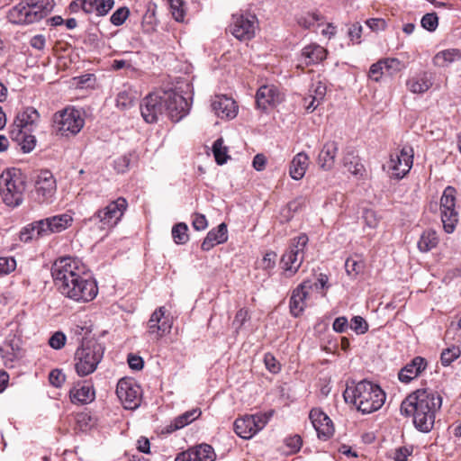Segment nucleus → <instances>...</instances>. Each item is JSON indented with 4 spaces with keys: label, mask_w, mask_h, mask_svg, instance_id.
Returning <instances> with one entry per match:
<instances>
[{
    "label": "nucleus",
    "mask_w": 461,
    "mask_h": 461,
    "mask_svg": "<svg viewBox=\"0 0 461 461\" xmlns=\"http://www.w3.org/2000/svg\"><path fill=\"white\" fill-rule=\"evenodd\" d=\"M442 398L435 391L424 388L409 394L401 403L402 415L412 416L415 428L423 433L434 426L436 412L441 408Z\"/></svg>",
    "instance_id": "f257e3e1"
},
{
    "label": "nucleus",
    "mask_w": 461,
    "mask_h": 461,
    "mask_svg": "<svg viewBox=\"0 0 461 461\" xmlns=\"http://www.w3.org/2000/svg\"><path fill=\"white\" fill-rule=\"evenodd\" d=\"M343 396L346 402L350 401L364 414L379 410L385 401V393L381 387L366 380L360 381L353 388L347 387Z\"/></svg>",
    "instance_id": "f03ea898"
},
{
    "label": "nucleus",
    "mask_w": 461,
    "mask_h": 461,
    "mask_svg": "<svg viewBox=\"0 0 461 461\" xmlns=\"http://www.w3.org/2000/svg\"><path fill=\"white\" fill-rule=\"evenodd\" d=\"M104 347L95 339H83L75 353V368L79 376L94 373L103 359Z\"/></svg>",
    "instance_id": "7ed1b4c3"
},
{
    "label": "nucleus",
    "mask_w": 461,
    "mask_h": 461,
    "mask_svg": "<svg viewBox=\"0 0 461 461\" xmlns=\"http://www.w3.org/2000/svg\"><path fill=\"white\" fill-rule=\"evenodd\" d=\"M25 181L20 173L6 171L0 176V194L4 203L15 208L23 202Z\"/></svg>",
    "instance_id": "20e7f679"
},
{
    "label": "nucleus",
    "mask_w": 461,
    "mask_h": 461,
    "mask_svg": "<svg viewBox=\"0 0 461 461\" xmlns=\"http://www.w3.org/2000/svg\"><path fill=\"white\" fill-rule=\"evenodd\" d=\"M59 291L76 302H90L97 295L98 287L94 279L81 273L72 282L66 283Z\"/></svg>",
    "instance_id": "39448f33"
},
{
    "label": "nucleus",
    "mask_w": 461,
    "mask_h": 461,
    "mask_svg": "<svg viewBox=\"0 0 461 461\" xmlns=\"http://www.w3.org/2000/svg\"><path fill=\"white\" fill-rule=\"evenodd\" d=\"M128 207V202L124 197H118L111 201L105 207L97 210L87 221L99 223L102 230L114 228L122 220Z\"/></svg>",
    "instance_id": "423d86ee"
},
{
    "label": "nucleus",
    "mask_w": 461,
    "mask_h": 461,
    "mask_svg": "<svg viewBox=\"0 0 461 461\" xmlns=\"http://www.w3.org/2000/svg\"><path fill=\"white\" fill-rule=\"evenodd\" d=\"M309 239L306 234H301L291 240V243L281 258L282 268L292 276L297 273L304 259V249Z\"/></svg>",
    "instance_id": "0eeeda50"
},
{
    "label": "nucleus",
    "mask_w": 461,
    "mask_h": 461,
    "mask_svg": "<svg viewBox=\"0 0 461 461\" xmlns=\"http://www.w3.org/2000/svg\"><path fill=\"white\" fill-rule=\"evenodd\" d=\"M85 120L78 110L65 108L53 116V127L56 133L60 136H75L84 127Z\"/></svg>",
    "instance_id": "6e6552de"
},
{
    "label": "nucleus",
    "mask_w": 461,
    "mask_h": 461,
    "mask_svg": "<svg viewBox=\"0 0 461 461\" xmlns=\"http://www.w3.org/2000/svg\"><path fill=\"white\" fill-rule=\"evenodd\" d=\"M258 21L255 14H232L229 32L239 41H249L255 37Z\"/></svg>",
    "instance_id": "1a4fd4ad"
},
{
    "label": "nucleus",
    "mask_w": 461,
    "mask_h": 461,
    "mask_svg": "<svg viewBox=\"0 0 461 461\" xmlns=\"http://www.w3.org/2000/svg\"><path fill=\"white\" fill-rule=\"evenodd\" d=\"M81 273L78 261L69 257L57 259L51 267V276L59 290Z\"/></svg>",
    "instance_id": "9d476101"
},
{
    "label": "nucleus",
    "mask_w": 461,
    "mask_h": 461,
    "mask_svg": "<svg viewBox=\"0 0 461 461\" xmlns=\"http://www.w3.org/2000/svg\"><path fill=\"white\" fill-rule=\"evenodd\" d=\"M166 114L174 122L181 121L189 113L191 104L176 90L164 91Z\"/></svg>",
    "instance_id": "9b49d317"
},
{
    "label": "nucleus",
    "mask_w": 461,
    "mask_h": 461,
    "mask_svg": "<svg viewBox=\"0 0 461 461\" xmlns=\"http://www.w3.org/2000/svg\"><path fill=\"white\" fill-rule=\"evenodd\" d=\"M268 419L269 417L266 413L245 415L235 420L234 431L241 438H251L266 426Z\"/></svg>",
    "instance_id": "f8f14e48"
},
{
    "label": "nucleus",
    "mask_w": 461,
    "mask_h": 461,
    "mask_svg": "<svg viewBox=\"0 0 461 461\" xmlns=\"http://www.w3.org/2000/svg\"><path fill=\"white\" fill-rule=\"evenodd\" d=\"M116 394L125 409L134 410L140 404V387L131 378L119 380Z\"/></svg>",
    "instance_id": "ddd939ff"
},
{
    "label": "nucleus",
    "mask_w": 461,
    "mask_h": 461,
    "mask_svg": "<svg viewBox=\"0 0 461 461\" xmlns=\"http://www.w3.org/2000/svg\"><path fill=\"white\" fill-rule=\"evenodd\" d=\"M140 113L148 123L158 122L160 116L166 114L164 93L148 95L140 103Z\"/></svg>",
    "instance_id": "4468645a"
},
{
    "label": "nucleus",
    "mask_w": 461,
    "mask_h": 461,
    "mask_svg": "<svg viewBox=\"0 0 461 461\" xmlns=\"http://www.w3.org/2000/svg\"><path fill=\"white\" fill-rule=\"evenodd\" d=\"M72 217L68 214H60L37 221L32 224V231L37 237H42L66 230L71 223Z\"/></svg>",
    "instance_id": "2eb2a0df"
},
{
    "label": "nucleus",
    "mask_w": 461,
    "mask_h": 461,
    "mask_svg": "<svg viewBox=\"0 0 461 461\" xmlns=\"http://www.w3.org/2000/svg\"><path fill=\"white\" fill-rule=\"evenodd\" d=\"M413 163V150L411 147H403L400 153L391 155L388 169L391 177L401 179L411 168Z\"/></svg>",
    "instance_id": "dca6fc26"
},
{
    "label": "nucleus",
    "mask_w": 461,
    "mask_h": 461,
    "mask_svg": "<svg viewBox=\"0 0 461 461\" xmlns=\"http://www.w3.org/2000/svg\"><path fill=\"white\" fill-rule=\"evenodd\" d=\"M34 187L35 201L39 203H48L56 193V179L50 171L43 170L37 176Z\"/></svg>",
    "instance_id": "f3484780"
},
{
    "label": "nucleus",
    "mask_w": 461,
    "mask_h": 461,
    "mask_svg": "<svg viewBox=\"0 0 461 461\" xmlns=\"http://www.w3.org/2000/svg\"><path fill=\"white\" fill-rule=\"evenodd\" d=\"M312 289V282L311 280H304L292 291L289 300V311L293 317L298 318L303 314L307 307L306 301Z\"/></svg>",
    "instance_id": "a211bd4d"
},
{
    "label": "nucleus",
    "mask_w": 461,
    "mask_h": 461,
    "mask_svg": "<svg viewBox=\"0 0 461 461\" xmlns=\"http://www.w3.org/2000/svg\"><path fill=\"white\" fill-rule=\"evenodd\" d=\"M148 332L158 339L169 333L172 328V320L169 315H166V308L160 306L151 314L148 324Z\"/></svg>",
    "instance_id": "6ab92c4d"
},
{
    "label": "nucleus",
    "mask_w": 461,
    "mask_h": 461,
    "mask_svg": "<svg viewBox=\"0 0 461 461\" xmlns=\"http://www.w3.org/2000/svg\"><path fill=\"white\" fill-rule=\"evenodd\" d=\"M114 0H74L69 5L72 13L82 10L86 14L104 16L113 7Z\"/></svg>",
    "instance_id": "aec40b11"
},
{
    "label": "nucleus",
    "mask_w": 461,
    "mask_h": 461,
    "mask_svg": "<svg viewBox=\"0 0 461 461\" xmlns=\"http://www.w3.org/2000/svg\"><path fill=\"white\" fill-rule=\"evenodd\" d=\"M309 418L320 439L328 440L333 436V422L330 417L321 409H312L309 414Z\"/></svg>",
    "instance_id": "412c9836"
},
{
    "label": "nucleus",
    "mask_w": 461,
    "mask_h": 461,
    "mask_svg": "<svg viewBox=\"0 0 461 461\" xmlns=\"http://www.w3.org/2000/svg\"><path fill=\"white\" fill-rule=\"evenodd\" d=\"M282 101V96L276 86L265 85L258 88L256 94V104L258 108L267 110L270 106H276Z\"/></svg>",
    "instance_id": "4be33fe9"
},
{
    "label": "nucleus",
    "mask_w": 461,
    "mask_h": 461,
    "mask_svg": "<svg viewBox=\"0 0 461 461\" xmlns=\"http://www.w3.org/2000/svg\"><path fill=\"white\" fill-rule=\"evenodd\" d=\"M426 367L427 360L422 357H415L399 371L398 378L401 382L408 384L418 377Z\"/></svg>",
    "instance_id": "5701e85b"
},
{
    "label": "nucleus",
    "mask_w": 461,
    "mask_h": 461,
    "mask_svg": "<svg viewBox=\"0 0 461 461\" xmlns=\"http://www.w3.org/2000/svg\"><path fill=\"white\" fill-rule=\"evenodd\" d=\"M212 108L218 117L232 119L237 115V105L232 98L217 95L212 103Z\"/></svg>",
    "instance_id": "b1692460"
},
{
    "label": "nucleus",
    "mask_w": 461,
    "mask_h": 461,
    "mask_svg": "<svg viewBox=\"0 0 461 461\" xmlns=\"http://www.w3.org/2000/svg\"><path fill=\"white\" fill-rule=\"evenodd\" d=\"M228 240L227 225L222 222L217 228L211 230L204 238L201 249L209 251L218 244H222Z\"/></svg>",
    "instance_id": "393cba45"
},
{
    "label": "nucleus",
    "mask_w": 461,
    "mask_h": 461,
    "mask_svg": "<svg viewBox=\"0 0 461 461\" xmlns=\"http://www.w3.org/2000/svg\"><path fill=\"white\" fill-rule=\"evenodd\" d=\"M338 152V143L334 140L327 141L318 156V164L324 170H330L335 164Z\"/></svg>",
    "instance_id": "a878e982"
},
{
    "label": "nucleus",
    "mask_w": 461,
    "mask_h": 461,
    "mask_svg": "<svg viewBox=\"0 0 461 461\" xmlns=\"http://www.w3.org/2000/svg\"><path fill=\"white\" fill-rule=\"evenodd\" d=\"M28 10L34 14L32 20L34 23L46 17L54 6L53 0H25Z\"/></svg>",
    "instance_id": "bb28decb"
},
{
    "label": "nucleus",
    "mask_w": 461,
    "mask_h": 461,
    "mask_svg": "<svg viewBox=\"0 0 461 461\" xmlns=\"http://www.w3.org/2000/svg\"><path fill=\"white\" fill-rule=\"evenodd\" d=\"M34 14H32L27 8L25 0H22L19 4L14 6L8 12V20L10 23L14 24H30L33 23L32 17Z\"/></svg>",
    "instance_id": "cd10ccee"
},
{
    "label": "nucleus",
    "mask_w": 461,
    "mask_h": 461,
    "mask_svg": "<svg viewBox=\"0 0 461 461\" xmlns=\"http://www.w3.org/2000/svg\"><path fill=\"white\" fill-rule=\"evenodd\" d=\"M39 117V113L35 108L26 107L17 114L12 129L31 131L32 126L38 121Z\"/></svg>",
    "instance_id": "c85d7f7f"
},
{
    "label": "nucleus",
    "mask_w": 461,
    "mask_h": 461,
    "mask_svg": "<svg viewBox=\"0 0 461 461\" xmlns=\"http://www.w3.org/2000/svg\"><path fill=\"white\" fill-rule=\"evenodd\" d=\"M28 131L27 130L11 129L9 132L12 140L21 146V149L24 153L31 152L36 145V138L29 134Z\"/></svg>",
    "instance_id": "c756f323"
},
{
    "label": "nucleus",
    "mask_w": 461,
    "mask_h": 461,
    "mask_svg": "<svg viewBox=\"0 0 461 461\" xmlns=\"http://www.w3.org/2000/svg\"><path fill=\"white\" fill-rule=\"evenodd\" d=\"M432 77L429 72L420 73L407 81L409 90L414 94H423L432 86Z\"/></svg>",
    "instance_id": "7c9ffc66"
},
{
    "label": "nucleus",
    "mask_w": 461,
    "mask_h": 461,
    "mask_svg": "<svg viewBox=\"0 0 461 461\" xmlns=\"http://www.w3.org/2000/svg\"><path fill=\"white\" fill-rule=\"evenodd\" d=\"M309 158L306 153L300 152L295 155L291 162L290 176L294 180L302 179L308 167Z\"/></svg>",
    "instance_id": "2f4dec72"
},
{
    "label": "nucleus",
    "mask_w": 461,
    "mask_h": 461,
    "mask_svg": "<svg viewBox=\"0 0 461 461\" xmlns=\"http://www.w3.org/2000/svg\"><path fill=\"white\" fill-rule=\"evenodd\" d=\"M327 55V50L317 44H311L302 50V57L306 65L316 64L322 61Z\"/></svg>",
    "instance_id": "473e14b6"
},
{
    "label": "nucleus",
    "mask_w": 461,
    "mask_h": 461,
    "mask_svg": "<svg viewBox=\"0 0 461 461\" xmlns=\"http://www.w3.org/2000/svg\"><path fill=\"white\" fill-rule=\"evenodd\" d=\"M201 413L202 412L199 409H193L191 411H185V413L176 417L175 420L167 427V432H173L184 428L185 426L198 419Z\"/></svg>",
    "instance_id": "72a5a7b5"
},
{
    "label": "nucleus",
    "mask_w": 461,
    "mask_h": 461,
    "mask_svg": "<svg viewBox=\"0 0 461 461\" xmlns=\"http://www.w3.org/2000/svg\"><path fill=\"white\" fill-rule=\"evenodd\" d=\"M438 243V238L437 232L429 229L422 232L417 246L420 252H428L434 249Z\"/></svg>",
    "instance_id": "f704fd0d"
},
{
    "label": "nucleus",
    "mask_w": 461,
    "mask_h": 461,
    "mask_svg": "<svg viewBox=\"0 0 461 461\" xmlns=\"http://www.w3.org/2000/svg\"><path fill=\"white\" fill-rule=\"evenodd\" d=\"M70 397L72 402L80 403H87L94 400L95 392L89 385H82L80 388H73L70 390Z\"/></svg>",
    "instance_id": "c9c22d12"
},
{
    "label": "nucleus",
    "mask_w": 461,
    "mask_h": 461,
    "mask_svg": "<svg viewBox=\"0 0 461 461\" xmlns=\"http://www.w3.org/2000/svg\"><path fill=\"white\" fill-rule=\"evenodd\" d=\"M456 189L453 186H447L440 198V211L446 212L456 209Z\"/></svg>",
    "instance_id": "e433bc0d"
},
{
    "label": "nucleus",
    "mask_w": 461,
    "mask_h": 461,
    "mask_svg": "<svg viewBox=\"0 0 461 461\" xmlns=\"http://www.w3.org/2000/svg\"><path fill=\"white\" fill-rule=\"evenodd\" d=\"M441 221L443 228L446 232L452 233L458 221V213L456 209H450L449 211L441 212Z\"/></svg>",
    "instance_id": "4c0bfd02"
},
{
    "label": "nucleus",
    "mask_w": 461,
    "mask_h": 461,
    "mask_svg": "<svg viewBox=\"0 0 461 461\" xmlns=\"http://www.w3.org/2000/svg\"><path fill=\"white\" fill-rule=\"evenodd\" d=\"M188 227L185 222H178L172 228V238L176 244H185L189 240Z\"/></svg>",
    "instance_id": "58836bf2"
},
{
    "label": "nucleus",
    "mask_w": 461,
    "mask_h": 461,
    "mask_svg": "<svg viewBox=\"0 0 461 461\" xmlns=\"http://www.w3.org/2000/svg\"><path fill=\"white\" fill-rule=\"evenodd\" d=\"M156 5L149 4L146 13L142 17V26L147 32L154 31L157 25Z\"/></svg>",
    "instance_id": "ea45409f"
},
{
    "label": "nucleus",
    "mask_w": 461,
    "mask_h": 461,
    "mask_svg": "<svg viewBox=\"0 0 461 461\" xmlns=\"http://www.w3.org/2000/svg\"><path fill=\"white\" fill-rule=\"evenodd\" d=\"M212 152L218 165L226 163L227 159L230 158L227 155L228 148L223 146L222 138H219L214 141L212 145Z\"/></svg>",
    "instance_id": "a19ab883"
},
{
    "label": "nucleus",
    "mask_w": 461,
    "mask_h": 461,
    "mask_svg": "<svg viewBox=\"0 0 461 461\" xmlns=\"http://www.w3.org/2000/svg\"><path fill=\"white\" fill-rule=\"evenodd\" d=\"M197 461H214L215 453L208 444H202L193 448Z\"/></svg>",
    "instance_id": "79ce46f5"
},
{
    "label": "nucleus",
    "mask_w": 461,
    "mask_h": 461,
    "mask_svg": "<svg viewBox=\"0 0 461 461\" xmlns=\"http://www.w3.org/2000/svg\"><path fill=\"white\" fill-rule=\"evenodd\" d=\"M461 355V350L456 346L445 348L441 352L440 361L444 366H449L454 360L457 359Z\"/></svg>",
    "instance_id": "37998d69"
},
{
    "label": "nucleus",
    "mask_w": 461,
    "mask_h": 461,
    "mask_svg": "<svg viewBox=\"0 0 461 461\" xmlns=\"http://www.w3.org/2000/svg\"><path fill=\"white\" fill-rule=\"evenodd\" d=\"M365 263L363 260L349 258L345 262V269L349 276H357L364 270Z\"/></svg>",
    "instance_id": "c03bdc74"
},
{
    "label": "nucleus",
    "mask_w": 461,
    "mask_h": 461,
    "mask_svg": "<svg viewBox=\"0 0 461 461\" xmlns=\"http://www.w3.org/2000/svg\"><path fill=\"white\" fill-rule=\"evenodd\" d=\"M129 14L130 10L128 7H120L111 15L110 22L115 26H120L125 22Z\"/></svg>",
    "instance_id": "a18cd8bd"
},
{
    "label": "nucleus",
    "mask_w": 461,
    "mask_h": 461,
    "mask_svg": "<svg viewBox=\"0 0 461 461\" xmlns=\"http://www.w3.org/2000/svg\"><path fill=\"white\" fill-rule=\"evenodd\" d=\"M172 15L176 22H183L185 18V10L183 8V0H168Z\"/></svg>",
    "instance_id": "49530a36"
},
{
    "label": "nucleus",
    "mask_w": 461,
    "mask_h": 461,
    "mask_svg": "<svg viewBox=\"0 0 461 461\" xmlns=\"http://www.w3.org/2000/svg\"><path fill=\"white\" fill-rule=\"evenodd\" d=\"M362 219L365 224L371 229L376 228L379 223V218L372 209L365 208L362 212Z\"/></svg>",
    "instance_id": "de8ad7c7"
},
{
    "label": "nucleus",
    "mask_w": 461,
    "mask_h": 461,
    "mask_svg": "<svg viewBox=\"0 0 461 461\" xmlns=\"http://www.w3.org/2000/svg\"><path fill=\"white\" fill-rule=\"evenodd\" d=\"M350 328L357 334H364L368 330V324L361 316H355L350 322Z\"/></svg>",
    "instance_id": "09e8293b"
},
{
    "label": "nucleus",
    "mask_w": 461,
    "mask_h": 461,
    "mask_svg": "<svg viewBox=\"0 0 461 461\" xmlns=\"http://www.w3.org/2000/svg\"><path fill=\"white\" fill-rule=\"evenodd\" d=\"M438 24V18L436 13L426 14L421 19V25L424 29L433 32Z\"/></svg>",
    "instance_id": "8fccbe9b"
},
{
    "label": "nucleus",
    "mask_w": 461,
    "mask_h": 461,
    "mask_svg": "<svg viewBox=\"0 0 461 461\" xmlns=\"http://www.w3.org/2000/svg\"><path fill=\"white\" fill-rule=\"evenodd\" d=\"M16 268V261L14 258H0V276L8 275Z\"/></svg>",
    "instance_id": "3c124183"
},
{
    "label": "nucleus",
    "mask_w": 461,
    "mask_h": 461,
    "mask_svg": "<svg viewBox=\"0 0 461 461\" xmlns=\"http://www.w3.org/2000/svg\"><path fill=\"white\" fill-rule=\"evenodd\" d=\"M249 318H250V316H249V311L245 308H241L237 312L235 318L232 321V326L238 331L239 330H240L242 328V326L245 324V322L248 320H249Z\"/></svg>",
    "instance_id": "603ef678"
},
{
    "label": "nucleus",
    "mask_w": 461,
    "mask_h": 461,
    "mask_svg": "<svg viewBox=\"0 0 461 461\" xmlns=\"http://www.w3.org/2000/svg\"><path fill=\"white\" fill-rule=\"evenodd\" d=\"M67 338L62 331H56L49 339V345L54 349H61L66 343Z\"/></svg>",
    "instance_id": "864d4df0"
},
{
    "label": "nucleus",
    "mask_w": 461,
    "mask_h": 461,
    "mask_svg": "<svg viewBox=\"0 0 461 461\" xmlns=\"http://www.w3.org/2000/svg\"><path fill=\"white\" fill-rule=\"evenodd\" d=\"M65 379H66L65 375L59 369H54L49 375V381H50V384H52L53 386H55L57 388L61 387V385L65 382Z\"/></svg>",
    "instance_id": "5fc2aeb1"
},
{
    "label": "nucleus",
    "mask_w": 461,
    "mask_h": 461,
    "mask_svg": "<svg viewBox=\"0 0 461 461\" xmlns=\"http://www.w3.org/2000/svg\"><path fill=\"white\" fill-rule=\"evenodd\" d=\"M192 225L195 230H203L207 228L208 222L205 215L195 212L192 215Z\"/></svg>",
    "instance_id": "6e6d98bb"
},
{
    "label": "nucleus",
    "mask_w": 461,
    "mask_h": 461,
    "mask_svg": "<svg viewBox=\"0 0 461 461\" xmlns=\"http://www.w3.org/2000/svg\"><path fill=\"white\" fill-rule=\"evenodd\" d=\"M264 362H265L267 369L269 372H271L273 374H276L280 371V364L272 354H270V353L266 354L265 357H264Z\"/></svg>",
    "instance_id": "4d7b16f0"
},
{
    "label": "nucleus",
    "mask_w": 461,
    "mask_h": 461,
    "mask_svg": "<svg viewBox=\"0 0 461 461\" xmlns=\"http://www.w3.org/2000/svg\"><path fill=\"white\" fill-rule=\"evenodd\" d=\"M384 70L393 74V72H397L401 70L402 64L401 61L397 59H386L382 60Z\"/></svg>",
    "instance_id": "13d9d810"
},
{
    "label": "nucleus",
    "mask_w": 461,
    "mask_h": 461,
    "mask_svg": "<svg viewBox=\"0 0 461 461\" xmlns=\"http://www.w3.org/2000/svg\"><path fill=\"white\" fill-rule=\"evenodd\" d=\"M384 69L382 60H379L370 67L368 77L375 81H378L384 74Z\"/></svg>",
    "instance_id": "bf43d9fd"
},
{
    "label": "nucleus",
    "mask_w": 461,
    "mask_h": 461,
    "mask_svg": "<svg viewBox=\"0 0 461 461\" xmlns=\"http://www.w3.org/2000/svg\"><path fill=\"white\" fill-rule=\"evenodd\" d=\"M285 444L292 452H297L302 447L303 440L299 435H294L293 437L287 438L285 439Z\"/></svg>",
    "instance_id": "052dcab7"
},
{
    "label": "nucleus",
    "mask_w": 461,
    "mask_h": 461,
    "mask_svg": "<svg viewBox=\"0 0 461 461\" xmlns=\"http://www.w3.org/2000/svg\"><path fill=\"white\" fill-rule=\"evenodd\" d=\"M127 361H128L129 366L133 370L139 371L143 368L144 361H143L142 357H140V356L129 354Z\"/></svg>",
    "instance_id": "680f3d73"
},
{
    "label": "nucleus",
    "mask_w": 461,
    "mask_h": 461,
    "mask_svg": "<svg viewBox=\"0 0 461 461\" xmlns=\"http://www.w3.org/2000/svg\"><path fill=\"white\" fill-rule=\"evenodd\" d=\"M366 23L372 31H383L386 27L385 21L381 18L368 19Z\"/></svg>",
    "instance_id": "e2e57ef3"
},
{
    "label": "nucleus",
    "mask_w": 461,
    "mask_h": 461,
    "mask_svg": "<svg viewBox=\"0 0 461 461\" xmlns=\"http://www.w3.org/2000/svg\"><path fill=\"white\" fill-rule=\"evenodd\" d=\"M131 163V158L129 156L124 155L119 158H117L114 162V167L115 169L120 172L123 173L129 167Z\"/></svg>",
    "instance_id": "0e129e2a"
},
{
    "label": "nucleus",
    "mask_w": 461,
    "mask_h": 461,
    "mask_svg": "<svg viewBox=\"0 0 461 461\" xmlns=\"http://www.w3.org/2000/svg\"><path fill=\"white\" fill-rule=\"evenodd\" d=\"M333 330L337 332H344L348 326V321L346 317H338L333 321Z\"/></svg>",
    "instance_id": "69168bd1"
},
{
    "label": "nucleus",
    "mask_w": 461,
    "mask_h": 461,
    "mask_svg": "<svg viewBox=\"0 0 461 461\" xmlns=\"http://www.w3.org/2000/svg\"><path fill=\"white\" fill-rule=\"evenodd\" d=\"M45 44H46V38L41 34L33 36L30 41V45L33 49L38 50H42L45 47Z\"/></svg>",
    "instance_id": "338daca9"
},
{
    "label": "nucleus",
    "mask_w": 461,
    "mask_h": 461,
    "mask_svg": "<svg viewBox=\"0 0 461 461\" xmlns=\"http://www.w3.org/2000/svg\"><path fill=\"white\" fill-rule=\"evenodd\" d=\"M175 461H197L195 457L194 451L193 448L188 449L187 451L181 452L177 455Z\"/></svg>",
    "instance_id": "774afa93"
}]
</instances>
